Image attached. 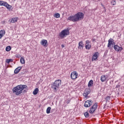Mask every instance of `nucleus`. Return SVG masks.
Masks as SVG:
<instances>
[{
	"mask_svg": "<svg viewBox=\"0 0 124 124\" xmlns=\"http://www.w3.org/2000/svg\"><path fill=\"white\" fill-rule=\"evenodd\" d=\"M84 13L82 12H78L74 16H71L67 18L68 21H72V22H78L84 19Z\"/></svg>",
	"mask_w": 124,
	"mask_h": 124,
	"instance_id": "f257e3e1",
	"label": "nucleus"
},
{
	"mask_svg": "<svg viewBox=\"0 0 124 124\" xmlns=\"http://www.w3.org/2000/svg\"><path fill=\"white\" fill-rule=\"evenodd\" d=\"M27 88L28 86L26 85H17L13 89V93H15L16 95H20L21 93H22L24 89Z\"/></svg>",
	"mask_w": 124,
	"mask_h": 124,
	"instance_id": "f03ea898",
	"label": "nucleus"
},
{
	"mask_svg": "<svg viewBox=\"0 0 124 124\" xmlns=\"http://www.w3.org/2000/svg\"><path fill=\"white\" fill-rule=\"evenodd\" d=\"M62 85V80L58 79L55 81V82L52 84L51 88L55 90V91H57L59 88H60V86Z\"/></svg>",
	"mask_w": 124,
	"mask_h": 124,
	"instance_id": "7ed1b4c3",
	"label": "nucleus"
},
{
	"mask_svg": "<svg viewBox=\"0 0 124 124\" xmlns=\"http://www.w3.org/2000/svg\"><path fill=\"white\" fill-rule=\"evenodd\" d=\"M70 33V32H69V30H68V29H64L59 33V36L61 39L64 38V37H66L67 35H69Z\"/></svg>",
	"mask_w": 124,
	"mask_h": 124,
	"instance_id": "20e7f679",
	"label": "nucleus"
},
{
	"mask_svg": "<svg viewBox=\"0 0 124 124\" xmlns=\"http://www.w3.org/2000/svg\"><path fill=\"white\" fill-rule=\"evenodd\" d=\"M0 5L1 6H5L7 9H11L12 6L8 4L6 1L0 0Z\"/></svg>",
	"mask_w": 124,
	"mask_h": 124,
	"instance_id": "39448f33",
	"label": "nucleus"
},
{
	"mask_svg": "<svg viewBox=\"0 0 124 124\" xmlns=\"http://www.w3.org/2000/svg\"><path fill=\"white\" fill-rule=\"evenodd\" d=\"M71 79L72 80H76L78 77V73L76 71L72 72L70 75Z\"/></svg>",
	"mask_w": 124,
	"mask_h": 124,
	"instance_id": "423d86ee",
	"label": "nucleus"
},
{
	"mask_svg": "<svg viewBox=\"0 0 124 124\" xmlns=\"http://www.w3.org/2000/svg\"><path fill=\"white\" fill-rule=\"evenodd\" d=\"M96 109H97V103H95L93 106L91 108L89 113H90V114H93Z\"/></svg>",
	"mask_w": 124,
	"mask_h": 124,
	"instance_id": "0eeeda50",
	"label": "nucleus"
},
{
	"mask_svg": "<svg viewBox=\"0 0 124 124\" xmlns=\"http://www.w3.org/2000/svg\"><path fill=\"white\" fill-rule=\"evenodd\" d=\"M93 104V101L92 100H87L84 103V107H90Z\"/></svg>",
	"mask_w": 124,
	"mask_h": 124,
	"instance_id": "6e6552de",
	"label": "nucleus"
},
{
	"mask_svg": "<svg viewBox=\"0 0 124 124\" xmlns=\"http://www.w3.org/2000/svg\"><path fill=\"white\" fill-rule=\"evenodd\" d=\"M99 56V53L98 52H95L93 56H92V62H93V61H96L97 59L98 58V57Z\"/></svg>",
	"mask_w": 124,
	"mask_h": 124,
	"instance_id": "1a4fd4ad",
	"label": "nucleus"
},
{
	"mask_svg": "<svg viewBox=\"0 0 124 124\" xmlns=\"http://www.w3.org/2000/svg\"><path fill=\"white\" fill-rule=\"evenodd\" d=\"M85 43H86V46H85L86 49H87V50L91 49V48H92V45L90 44L91 43L90 41L86 40Z\"/></svg>",
	"mask_w": 124,
	"mask_h": 124,
	"instance_id": "9d476101",
	"label": "nucleus"
},
{
	"mask_svg": "<svg viewBox=\"0 0 124 124\" xmlns=\"http://www.w3.org/2000/svg\"><path fill=\"white\" fill-rule=\"evenodd\" d=\"M113 48L115 51H116V52H121V51H122V50H123L124 49L123 48V47H120L118 45H114Z\"/></svg>",
	"mask_w": 124,
	"mask_h": 124,
	"instance_id": "9b49d317",
	"label": "nucleus"
},
{
	"mask_svg": "<svg viewBox=\"0 0 124 124\" xmlns=\"http://www.w3.org/2000/svg\"><path fill=\"white\" fill-rule=\"evenodd\" d=\"M91 90L89 89H86L84 92V93L83 94V96H85V97H88V95H89V94L90 93Z\"/></svg>",
	"mask_w": 124,
	"mask_h": 124,
	"instance_id": "f8f14e48",
	"label": "nucleus"
},
{
	"mask_svg": "<svg viewBox=\"0 0 124 124\" xmlns=\"http://www.w3.org/2000/svg\"><path fill=\"white\" fill-rule=\"evenodd\" d=\"M108 48H110L111 45H114L115 44V42H114V40L112 38H110L108 41Z\"/></svg>",
	"mask_w": 124,
	"mask_h": 124,
	"instance_id": "ddd939ff",
	"label": "nucleus"
},
{
	"mask_svg": "<svg viewBox=\"0 0 124 124\" xmlns=\"http://www.w3.org/2000/svg\"><path fill=\"white\" fill-rule=\"evenodd\" d=\"M41 44L44 47H47L48 46V41H47V40L43 39L41 41Z\"/></svg>",
	"mask_w": 124,
	"mask_h": 124,
	"instance_id": "4468645a",
	"label": "nucleus"
},
{
	"mask_svg": "<svg viewBox=\"0 0 124 124\" xmlns=\"http://www.w3.org/2000/svg\"><path fill=\"white\" fill-rule=\"evenodd\" d=\"M107 77L108 76L106 75H102L100 78L101 82H106V80H107Z\"/></svg>",
	"mask_w": 124,
	"mask_h": 124,
	"instance_id": "2eb2a0df",
	"label": "nucleus"
},
{
	"mask_svg": "<svg viewBox=\"0 0 124 124\" xmlns=\"http://www.w3.org/2000/svg\"><path fill=\"white\" fill-rule=\"evenodd\" d=\"M18 20V18L16 17L15 18H12L9 20V22H10V24L16 23Z\"/></svg>",
	"mask_w": 124,
	"mask_h": 124,
	"instance_id": "dca6fc26",
	"label": "nucleus"
},
{
	"mask_svg": "<svg viewBox=\"0 0 124 124\" xmlns=\"http://www.w3.org/2000/svg\"><path fill=\"white\" fill-rule=\"evenodd\" d=\"M22 69V66H19L16 68L14 71L15 74H18L20 72V70Z\"/></svg>",
	"mask_w": 124,
	"mask_h": 124,
	"instance_id": "f3484780",
	"label": "nucleus"
},
{
	"mask_svg": "<svg viewBox=\"0 0 124 124\" xmlns=\"http://www.w3.org/2000/svg\"><path fill=\"white\" fill-rule=\"evenodd\" d=\"M5 34V31L4 30L0 31V39Z\"/></svg>",
	"mask_w": 124,
	"mask_h": 124,
	"instance_id": "a211bd4d",
	"label": "nucleus"
},
{
	"mask_svg": "<svg viewBox=\"0 0 124 124\" xmlns=\"http://www.w3.org/2000/svg\"><path fill=\"white\" fill-rule=\"evenodd\" d=\"M83 41H80L78 43V49H80L81 50V49H83L84 48V46H83Z\"/></svg>",
	"mask_w": 124,
	"mask_h": 124,
	"instance_id": "6ab92c4d",
	"label": "nucleus"
},
{
	"mask_svg": "<svg viewBox=\"0 0 124 124\" xmlns=\"http://www.w3.org/2000/svg\"><path fill=\"white\" fill-rule=\"evenodd\" d=\"M39 92V89H38V88H36L33 91V94H34V95H36V94H37V93H38Z\"/></svg>",
	"mask_w": 124,
	"mask_h": 124,
	"instance_id": "aec40b11",
	"label": "nucleus"
},
{
	"mask_svg": "<svg viewBox=\"0 0 124 124\" xmlns=\"http://www.w3.org/2000/svg\"><path fill=\"white\" fill-rule=\"evenodd\" d=\"M93 80H91L88 83V87H93Z\"/></svg>",
	"mask_w": 124,
	"mask_h": 124,
	"instance_id": "412c9836",
	"label": "nucleus"
},
{
	"mask_svg": "<svg viewBox=\"0 0 124 124\" xmlns=\"http://www.w3.org/2000/svg\"><path fill=\"white\" fill-rule=\"evenodd\" d=\"M54 18H60L61 17V15L59 14V13H56L54 15Z\"/></svg>",
	"mask_w": 124,
	"mask_h": 124,
	"instance_id": "4be33fe9",
	"label": "nucleus"
},
{
	"mask_svg": "<svg viewBox=\"0 0 124 124\" xmlns=\"http://www.w3.org/2000/svg\"><path fill=\"white\" fill-rule=\"evenodd\" d=\"M50 112H51V107H48L46 109V114H50Z\"/></svg>",
	"mask_w": 124,
	"mask_h": 124,
	"instance_id": "5701e85b",
	"label": "nucleus"
},
{
	"mask_svg": "<svg viewBox=\"0 0 124 124\" xmlns=\"http://www.w3.org/2000/svg\"><path fill=\"white\" fill-rule=\"evenodd\" d=\"M20 63L22 64H24L25 63V59H24V57H21V58H20Z\"/></svg>",
	"mask_w": 124,
	"mask_h": 124,
	"instance_id": "b1692460",
	"label": "nucleus"
},
{
	"mask_svg": "<svg viewBox=\"0 0 124 124\" xmlns=\"http://www.w3.org/2000/svg\"><path fill=\"white\" fill-rule=\"evenodd\" d=\"M13 62V60L12 59H7L6 60V62L7 63H10V62Z\"/></svg>",
	"mask_w": 124,
	"mask_h": 124,
	"instance_id": "393cba45",
	"label": "nucleus"
},
{
	"mask_svg": "<svg viewBox=\"0 0 124 124\" xmlns=\"http://www.w3.org/2000/svg\"><path fill=\"white\" fill-rule=\"evenodd\" d=\"M10 50H11V46H7L6 47V51L7 52H9V51H10Z\"/></svg>",
	"mask_w": 124,
	"mask_h": 124,
	"instance_id": "a878e982",
	"label": "nucleus"
},
{
	"mask_svg": "<svg viewBox=\"0 0 124 124\" xmlns=\"http://www.w3.org/2000/svg\"><path fill=\"white\" fill-rule=\"evenodd\" d=\"M84 115L85 118H89V117L90 116L89 114V112H85L84 113Z\"/></svg>",
	"mask_w": 124,
	"mask_h": 124,
	"instance_id": "bb28decb",
	"label": "nucleus"
},
{
	"mask_svg": "<svg viewBox=\"0 0 124 124\" xmlns=\"http://www.w3.org/2000/svg\"><path fill=\"white\" fill-rule=\"evenodd\" d=\"M110 3L112 5H116V0H112Z\"/></svg>",
	"mask_w": 124,
	"mask_h": 124,
	"instance_id": "cd10ccee",
	"label": "nucleus"
},
{
	"mask_svg": "<svg viewBox=\"0 0 124 124\" xmlns=\"http://www.w3.org/2000/svg\"><path fill=\"white\" fill-rule=\"evenodd\" d=\"M111 98V97L110 96H107L106 97V101H109Z\"/></svg>",
	"mask_w": 124,
	"mask_h": 124,
	"instance_id": "c85d7f7f",
	"label": "nucleus"
},
{
	"mask_svg": "<svg viewBox=\"0 0 124 124\" xmlns=\"http://www.w3.org/2000/svg\"><path fill=\"white\" fill-rule=\"evenodd\" d=\"M20 57H21V55H20V54L16 55V58H20Z\"/></svg>",
	"mask_w": 124,
	"mask_h": 124,
	"instance_id": "c756f323",
	"label": "nucleus"
},
{
	"mask_svg": "<svg viewBox=\"0 0 124 124\" xmlns=\"http://www.w3.org/2000/svg\"><path fill=\"white\" fill-rule=\"evenodd\" d=\"M2 24H6V21L5 20L2 21Z\"/></svg>",
	"mask_w": 124,
	"mask_h": 124,
	"instance_id": "7c9ffc66",
	"label": "nucleus"
},
{
	"mask_svg": "<svg viewBox=\"0 0 124 124\" xmlns=\"http://www.w3.org/2000/svg\"><path fill=\"white\" fill-rule=\"evenodd\" d=\"M66 102L67 104H68V103H69L70 102V101L69 100H67Z\"/></svg>",
	"mask_w": 124,
	"mask_h": 124,
	"instance_id": "2f4dec72",
	"label": "nucleus"
},
{
	"mask_svg": "<svg viewBox=\"0 0 124 124\" xmlns=\"http://www.w3.org/2000/svg\"><path fill=\"white\" fill-rule=\"evenodd\" d=\"M62 48H64V45H62Z\"/></svg>",
	"mask_w": 124,
	"mask_h": 124,
	"instance_id": "473e14b6",
	"label": "nucleus"
},
{
	"mask_svg": "<svg viewBox=\"0 0 124 124\" xmlns=\"http://www.w3.org/2000/svg\"><path fill=\"white\" fill-rule=\"evenodd\" d=\"M92 41H93H93H95V39H92Z\"/></svg>",
	"mask_w": 124,
	"mask_h": 124,
	"instance_id": "72a5a7b5",
	"label": "nucleus"
},
{
	"mask_svg": "<svg viewBox=\"0 0 124 124\" xmlns=\"http://www.w3.org/2000/svg\"><path fill=\"white\" fill-rule=\"evenodd\" d=\"M101 5H102V6H103V5H102V4H101Z\"/></svg>",
	"mask_w": 124,
	"mask_h": 124,
	"instance_id": "f704fd0d",
	"label": "nucleus"
}]
</instances>
